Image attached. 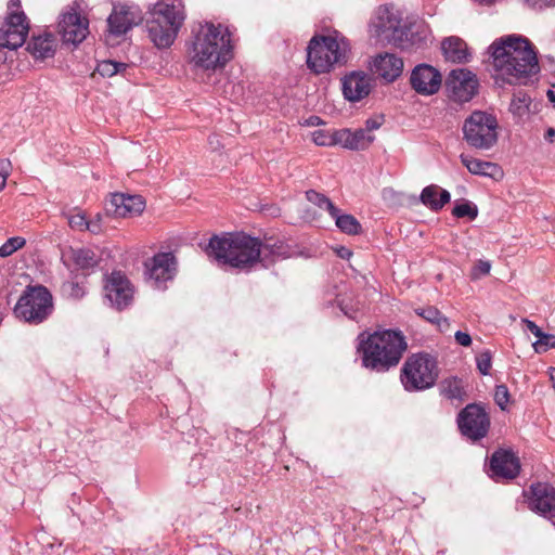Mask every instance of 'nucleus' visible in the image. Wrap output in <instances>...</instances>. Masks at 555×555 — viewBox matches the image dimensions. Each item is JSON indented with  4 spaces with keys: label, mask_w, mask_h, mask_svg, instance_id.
<instances>
[{
    "label": "nucleus",
    "mask_w": 555,
    "mask_h": 555,
    "mask_svg": "<svg viewBox=\"0 0 555 555\" xmlns=\"http://www.w3.org/2000/svg\"><path fill=\"white\" fill-rule=\"evenodd\" d=\"M55 38L51 33L34 35L28 42L27 50L37 59L53 56L55 52Z\"/></svg>",
    "instance_id": "c85d7f7f"
},
{
    "label": "nucleus",
    "mask_w": 555,
    "mask_h": 555,
    "mask_svg": "<svg viewBox=\"0 0 555 555\" xmlns=\"http://www.w3.org/2000/svg\"><path fill=\"white\" fill-rule=\"evenodd\" d=\"M450 199V193L436 184L424 188L421 193V202L433 211L442 209Z\"/></svg>",
    "instance_id": "7c9ffc66"
},
{
    "label": "nucleus",
    "mask_w": 555,
    "mask_h": 555,
    "mask_svg": "<svg viewBox=\"0 0 555 555\" xmlns=\"http://www.w3.org/2000/svg\"><path fill=\"white\" fill-rule=\"evenodd\" d=\"M208 258L219 264L249 271L261 259V241L244 232L214 235L204 246Z\"/></svg>",
    "instance_id": "20e7f679"
},
{
    "label": "nucleus",
    "mask_w": 555,
    "mask_h": 555,
    "mask_svg": "<svg viewBox=\"0 0 555 555\" xmlns=\"http://www.w3.org/2000/svg\"><path fill=\"white\" fill-rule=\"evenodd\" d=\"M525 3L532 10L541 11L543 9L554 7L555 0H525Z\"/></svg>",
    "instance_id": "de8ad7c7"
},
{
    "label": "nucleus",
    "mask_w": 555,
    "mask_h": 555,
    "mask_svg": "<svg viewBox=\"0 0 555 555\" xmlns=\"http://www.w3.org/2000/svg\"><path fill=\"white\" fill-rule=\"evenodd\" d=\"M146 30L151 41L158 48H169L176 40L185 20L181 0H159L149 11Z\"/></svg>",
    "instance_id": "39448f33"
},
{
    "label": "nucleus",
    "mask_w": 555,
    "mask_h": 555,
    "mask_svg": "<svg viewBox=\"0 0 555 555\" xmlns=\"http://www.w3.org/2000/svg\"><path fill=\"white\" fill-rule=\"evenodd\" d=\"M57 28L64 42L77 46L87 37L88 21L72 10L61 15Z\"/></svg>",
    "instance_id": "aec40b11"
},
{
    "label": "nucleus",
    "mask_w": 555,
    "mask_h": 555,
    "mask_svg": "<svg viewBox=\"0 0 555 555\" xmlns=\"http://www.w3.org/2000/svg\"><path fill=\"white\" fill-rule=\"evenodd\" d=\"M102 219L103 217L98 214L96 217L87 222L88 227L86 230L90 231L93 234H99L102 232Z\"/></svg>",
    "instance_id": "8fccbe9b"
},
{
    "label": "nucleus",
    "mask_w": 555,
    "mask_h": 555,
    "mask_svg": "<svg viewBox=\"0 0 555 555\" xmlns=\"http://www.w3.org/2000/svg\"><path fill=\"white\" fill-rule=\"evenodd\" d=\"M492 64L502 81L509 85H528L540 72L532 43L520 35L502 37L489 47Z\"/></svg>",
    "instance_id": "f257e3e1"
},
{
    "label": "nucleus",
    "mask_w": 555,
    "mask_h": 555,
    "mask_svg": "<svg viewBox=\"0 0 555 555\" xmlns=\"http://www.w3.org/2000/svg\"><path fill=\"white\" fill-rule=\"evenodd\" d=\"M402 69V59L392 53L379 54L371 64V70L388 82L396 80L401 75Z\"/></svg>",
    "instance_id": "b1692460"
},
{
    "label": "nucleus",
    "mask_w": 555,
    "mask_h": 555,
    "mask_svg": "<svg viewBox=\"0 0 555 555\" xmlns=\"http://www.w3.org/2000/svg\"><path fill=\"white\" fill-rule=\"evenodd\" d=\"M233 57L231 33L221 24L199 23L191 31L188 62L193 70L215 72Z\"/></svg>",
    "instance_id": "f03ea898"
},
{
    "label": "nucleus",
    "mask_w": 555,
    "mask_h": 555,
    "mask_svg": "<svg viewBox=\"0 0 555 555\" xmlns=\"http://www.w3.org/2000/svg\"><path fill=\"white\" fill-rule=\"evenodd\" d=\"M126 63L116 62L112 60H105L98 64L96 70L103 77H112L118 73L126 70Z\"/></svg>",
    "instance_id": "58836bf2"
},
{
    "label": "nucleus",
    "mask_w": 555,
    "mask_h": 555,
    "mask_svg": "<svg viewBox=\"0 0 555 555\" xmlns=\"http://www.w3.org/2000/svg\"><path fill=\"white\" fill-rule=\"evenodd\" d=\"M476 364L481 375H488L492 365V354L490 350H485L476 357Z\"/></svg>",
    "instance_id": "79ce46f5"
},
{
    "label": "nucleus",
    "mask_w": 555,
    "mask_h": 555,
    "mask_svg": "<svg viewBox=\"0 0 555 555\" xmlns=\"http://www.w3.org/2000/svg\"><path fill=\"white\" fill-rule=\"evenodd\" d=\"M145 276L154 288L165 289L176 275L177 261L171 253H158L145 261Z\"/></svg>",
    "instance_id": "f8f14e48"
},
{
    "label": "nucleus",
    "mask_w": 555,
    "mask_h": 555,
    "mask_svg": "<svg viewBox=\"0 0 555 555\" xmlns=\"http://www.w3.org/2000/svg\"><path fill=\"white\" fill-rule=\"evenodd\" d=\"M491 269V264L489 261L479 260L473 268L472 276L474 279H479L482 275L489 274Z\"/></svg>",
    "instance_id": "49530a36"
},
{
    "label": "nucleus",
    "mask_w": 555,
    "mask_h": 555,
    "mask_svg": "<svg viewBox=\"0 0 555 555\" xmlns=\"http://www.w3.org/2000/svg\"><path fill=\"white\" fill-rule=\"evenodd\" d=\"M439 376L436 358L426 352L409 356L404 361L400 380L406 391H423L431 388Z\"/></svg>",
    "instance_id": "0eeeda50"
},
{
    "label": "nucleus",
    "mask_w": 555,
    "mask_h": 555,
    "mask_svg": "<svg viewBox=\"0 0 555 555\" xmlns=\"http://www.w3.org/2000/svg\"><path fill=\"white\" fill-rule=\"evenodd\" d=\"M545 140L550 141V142H553L554 138H555V129L554 128H548L545 132V135H544Z\"/></svg>",
    "instance_id": "13d9d810"
},
{
    "label": "nucleus",
    "mask_w": 555,
    "mask_h": 555,
    "mask_svg": "<svg viewBox=\"0 0 555 555\" xmlns=\"http://www.w3.org/2000/svg\"><path fill=\"white\" fill-rule=\"evenodd\" d=\"M499 122L494 115L474 111L463 124V139L476 150H490L499 139Z\"/></svg>",
    "instance_id": "1a4fd4ad"
},
{
    "label": "nucleus",
    "mask_w": 555,
    "mask_h": 555,
    "mask_svg": "<svg viewBox=\"0 0 555 555\" xmlns=\"http://www.w3.org/2000/svg\"><path fill=\"white\" fill-rule=\"evenodd\" d=\"M454 338L460 346L469 347L472 345V337L468 333L457 331Z\"/></svg>",
    "instance_id": "3c124183"
},
{
    "label": "nucleus",
    "mask_w": 555,
    "mask_h": 555,
    "mask_svg": "<svg viewBox=\"0 0 555 555\" xmlns=\"http://www.w3.org/2000/svg\"><path fill=\"white\" fill-rule=\"evenodd\" d=\"M145 208V201L141 195L114 193L106 203L107 215L118 218H128L140 215Z\"/></svg>",
    "instance_id": "a211bd4d"
},
{
    "label": "nucleus",
    "mask_w": 555,
    "mask_h": 555,
    "mask_svg": "<svg viewBox=\"0 0 555 555\" xmlns=\"http://www.w3.org/2000/svg\"><path fill=\"white\" fill-rule=\"evenodd\" d=\"M143 20L141 10L137 5H114L107 18L109 33L115 36L125 35Z\"/></svg>",
    "instance_id": "dca6fc26"
},
{
    "label": "nucleus",
    "mask_w": 555,
    "mask_h": 555,
    "mask_svg": "<svg viewBox=\"0 0 555 555\" xmlns=\"http://www.w3.org/2000/svg\"><path fill=\"white\" fill-rule=\"evenodd\" d=\"M335 220L336 227L345 234L357 235L362 231L361 223L350 214H341L337 208V212L331 216Z\"/></svg>",
    "instance_id": "473e14b6"
},
{
    "label": "nucleus",
    "mask_w": 555,
    "mask_h": 555,
    "mask_svg": "<svg viewBox=\"0 0 555 555\" xmlns=\"http://www.w3.org/2000/svg\"><path fill=\"white\" fill-rule=\"evenodd\" d=\"M70 259L75 266L81 270L92 269L99 263L94 251L87 248L70 249Z\"/></svg>",
    "instance_id": "72a5a7b5"
},
{
    "label": "nucleus",
    "mask_w": 555,
    "mask_h": 555,
    "mask_svg": "<svg viewBox=\"0 0 555 555\" xmlns=\"http://www.w3.org/2000/svg\"><path fill=\"white\" fill-rule=\"evenodd\" d=\"M306 198L308 202L318 206L320 209L327 211L330 216L335 215L337 212V207L323 193H320L315 190H308L306 192Z\"/></svg>",
    "instance_id": "f704fd0d"
},
{
    "label": "nucleus",
    "mask_w": 555,
    "mask_h": 555,
    "mask_svg": "<svg viewBox=\"0 0 555 555\" xmlns=\"http://www.w3.org/2000/svg\"><path fill=\"white\" fill-rule=\"evenodd\" d=\"M338 145L350 151L366 150L375 140V137L365 133L362 128L354 131L344 128L338 130Z\"/></svg>",
    "instance_id": "393cba45"
},
{
    "label": "nucleus",
    "mask_w": 555,
    "mask_h": 555,
    "mask_svg": "<svg viewBox=\"0 0 555 555\" xmlns=\"http://www.w3.org/2000/svg\"><path fill=\"white\" fill-rule=\"evenodd\" d=\"M530 104V96L522 90H518L513 94V99L509 105V111L521 116L528 109Z\"/></svg>",
    "instance_id": "e433bc0d"
},
{
    "label": "nucleus",
    "mask_w": 555,
    "mask_h": 555,
    "mask_svg": "<svg viewBox=\"0 0 555 555\" xmlns=\"http://www.w3.org/2000/svg\"><path fill=\"white\" fill-rule=\"evenodd\" d=\"M337 256L341 259H349L352 256V251L344 246L336 249Z\"/></svg>",
    "instance_id": "6e6d98bb"
},
{
    "label": "nucleus",
    "mask_w": 555,
    "mask_h": 555,
    "mask_svg": "<svg viewBox=\"0 0 555 555\" xmlns=\"http://www.w3.org/2000/svg\"><path fill=\"white\" fill-rule=\"evenodd\" d=\"M522 323L526 325L527 330L533 334L538 339H540L543 335V331L532 321L528 319H524Z\"/></svg>",
    "instance_id": "603ef678"
},
{
    "label": "nucleus",
    "mask_w": 555,
    "mask_h": 555,
    "mask_svg": "<svg viewBox=\"0 0 555 555\" xmlns=\"http://www.w3.org/2000/svg\"><path fill=\"white\" fill-rule=\"evenodd\" d=\"M322 119L318 116H311L309 119H308V125L310 126H318L320 124H322Z\"/></svg>",
    "instance_id": "bf43d9fd"
},
{
    "label": "nucleus",
    "mask_w": 555,
    "mask_h": 555,
    "mask_svg": "<svg viewBox=\"0 0 555 555\" xmlns=\"http://www.w3.org/2000/svg\"><path fill=\"white\" fill-rule=\"evenodd\" d=\"M159 24L162 25V31H165V30H166V28H167V27H166V24H167V23H166V22H160V21H159Z\"/></svg>",
    "instance_id": "69168bd1"
},
{
    "label": "nucleus",
    "mask_w": 555,
    "mask_h": 555,
    "mask_svg": "<svg viewBox=\"0 0 555 555\" xmlns=\"http://www.w3.org/2000/svg\"><path fill=\"white\" fill-rule=\"evenodd\" d=\"M399 31L392 46L402 50L421 48L429 37V29L423 22H405Z\"/></svg>",
    "instance_id": "412c9836"
},
{
    "label": "nucleus",
    "mask_w": 555,
    "mask_h": 555,
    "mask_svg": "<svg viewBox=\"0 0 555 555\" xmlns=\"http://www.w3.org/2000/svg\"><path fill=\"white\" fill-rule=\"evenodd\" d=\"M10 166L11 164L8 159L0 160V191L5 186Z\"/></svg>",
    "instance_id": "09e8293b"
},
{
    "label": "nucleus",
    "mask_w": 555,
    "mask_h": 555,
    "mask_svg": "<svg viewBox=\"0 0 555 555\" xmlns=\"http://www.w3.org/2000/svg\"><path fill=\"white\" fill-rule=\"evenodd\" d=\"M477 86L475 75L463 68L451 70L446 80L447 90L459 102L470 101L477 92Z\"/></svg>",
    "instance_id": "2eb2a0df"
},
{
    "label": "nucleus",
    "mask_w": 555,
    "mask_h": 555,
    "mask_svg": "<svg viewBox=\"0 0 555 555\" xmlns=\"http://www.w3.org/2000/svg\"><path fill=\"white\" fill-rule=\"evenodd\" d=\"M289 255V246L280 240H269L264 244L261 243L260 263L266 268L278 259L288 258Z\"/></svg>",
    "instance_id": "c756f323"
},
{
    "label": "nucleus",
    "mask_w": 555,
    "mask_h": 555,
    "mask_svg": "<svg viewBox=\"0 0 555 555\" xmlns=\"http://www.w3.org/2000/svg\"><path fill=\"white\" fill-rule=\"evenodd\" d=\"M550 378H551V380H552L553 388H554V390H555V367H552V369L550 370Z\"/></svg>",
    "instance_id": "052dcab7"
},
{
    "label": "nucleus",
    "mask_w": 555,
    "mask_h": 555,
    "mask_svg": "<svg viewBox=\"0 0 555 555\" xmlns=\"http://www.w3.org/2000/svg\"><path fill=\"white\" fill-rule=\"evenodd\" d=\"M475 2L479 3V4H485V5H490L492 4L495 0H474Z\"/></svg>",
    "instance_id": "e2e57ef3"
},
{
    "label": "nucleus",
    "mask_w": 555,
    "mask_h": 555,
    "mask_svg": "<svg viewBox=\"0 0 555 555\" xmlns=\"http://www.w3.org/2000/svg\"><path fill=\"white\" fill-rule=\"evenodd\" d=\"M537 352H545L548 348H555V335L543 333L542 337L533 344Z\"/></svg>",
    "instance_id": "c03bdc74"
},
{
    "label": "nucleus",
    "mask_w": 555,
    "mask_h": 555,
    "mask_svg": "<svg viewBox=\"0 0 555 555\" xmlns=\"http://www.w3.org/2000/svg\"><path fill=\"white\" fill-rule=\"evenodd\" d=\"M201 555H219L218 551L212 546H205L199 548Z\"/></svg>",
    "instance_id": "4d7b16f0"
},
{
    "label": "nucleus",
    "mask_w": 555,
    "mask_h": 555,
    "mask_svg": "<svg viewBox=\"0 0 555 555\" xmlns=\"http://www.w3.org/2000/svg\"><path fill=\"white\" fill-rule=\"evenodd\" d=\"M460 159L473 175L489 177L495 180L503 176L502 169L495 163L481 160L464 153L460 155Z\"/></svg>",
    "instance_id": "a878e982"
},
{
    "label": "nucleus",
    "mask_w": 555,
    "mask_h": 555,
    "mask_svg": "<svg viewBox=\"0 0 555 555\" xmlns=\"http://www.w3.org/2000/svg\"><path fill=\"white\" fill-rule=\"evenodd\" d=\"M547 98H548L550 102L555 103V91L548 90Z\"/></svg>",
    "instance_id": "680f3d73"
},
{
    "label": "nucleus",
    "mask_w": 555,
    "mask_h": 555,
    "mask_svg": "<svg viewBox=\"0 0 555 555\" xmlns=\"http://www.w3.org/2000/svg\"><path fill=\"white\" fill-rule=\"evenodd\" d=\"M494 401L501 408V410H506V406L509 402V391L506 385H498L494 390Z\"/></svg>",
    "instance_id": "37998d69"
},
{
    "label": "nucleus",
    "mask_w": 555,
    "mask_h": 555,
    "mask_svg": "<svg viewBox=\"0 0 555 555\" xmlns=\"http://www.w3.org/2000/svg\"><path fill=\"white\" fill-rule=\"evenodd\" d=\"M28 30L29 24L24 12L8 13L0 21V48H20L26 41Z\"/></svg>",
    "instance_id": "9b49d317"
},
{
    "label": "nucleus",
    "mask_w": 555,
    "mask_h": 555,
    "mask_svg": "<svg viewBox=\"0 0 555 555\" xmlns=\"http://www.w3.org/2000/svg\"><path fill=\"white\" fill-rule=\"evenodd\" d=\"M338 130L330 132L327 130H315L312 132V140L319 146H334L338 145Z\"/></svg>",
    "instance_id": "ea45409f"
},
{
    "label": "nucleus",
    "mask_w": 555,
    "mask_h": 555,
    "mask_svg": "<svg viewBox=\"0 0 555 555\" xmlns=\"http://www.w3.org/2000/svg\"><path fill=\"white\" fill-rule=\"evenodd\" d=\"M350 47L341 37L313 36L307 47V65L315 74L328 73L347 62Z\"/></svg>",
    "instance_id": "423d86ee"
},
{
    "label": "nucleus",
    "mask_w": 555,
    "mask_h": 555,
    "mask_svg": "<svg viewBox=\"0 0 555 555\" xmlns=\"http://www.w3.org/2000/svg\"><path fill=\"white\" fill-rule=\"evenodd\" d=\"M402 20L387 5L379 7L370 23V34L376 40L392 44L400 33Z\"/></svg>",
    "instance_id": "ddd939ff"
},
{
    "label": "nucleus",
    "mask_w": 555,
    "mask_h": 555,
    "mask_svg": "<svg viewBox=\"0 0 555 555\" xmlns=\"http://www.w3.org/2000/svg\"><path fill=\"white\" fill-rule=\"evenodd\" d=\"M53 309V297L46 286L28 285L18 298L13 312L18 320L38 325L52 314Z\"/></svg>",
    "instance_id": "6e6552de"
},
{
    "label": "nucleus",
    "mask_w": 555,
    "mask_h": 555,
    "mask_svg": "<svg viewBox=\"0 0 555 555\" xmlns=\"http://www.w3.org/2000/svg\"><path fill=\"white\" fill-rule=\"evenodd\" d=\"M490 477L494 480L514 479L520 470L519 459L508 450H498L490 459Z\"/></svg>",
    "instance_id": "4be33fe9"
},
{
    "label": "nucleus",
    "mask_w": 555,
    "mask_h": 555,
    "mask_svg": "<svg viewBox=\"0 0 555 555\" xmlns=\"http://www.w3.org/2000/svg\"><path fill=\"white\" fill-rule=\"evenodd\" d=\"M415 313L426 320L427 322L435 324L438 330L442 333L450 328L449 319L446 318L436 307L427 306L424 308H416Z\"/></svg>",
    "instance_id": "2f4dec72"
},
{
    "label": "nucleus",
    "mask_w": 555,
    "mask_h": 555,
    "mask_svg": "<svg viewBox=\"0 0 555 555\" xmlns=\"http://www.w3.org/2000/svg\"><path fill=\"white\" fill-rule=\"evenodd\" d=\"M452 215L455 218H468L469 220H475L478 216V208L475 204L468 201H462L461 203H456L452 209Z\"/></svg>",
    "instance_id": "4c0bfd02"
},
{
    "label": "nucleus",
    "mask_w": 555,
    "mask_h": 555,
    "mask_svg": "<svg viewBox=\"0 0 555 555\" xmlns=\"http://www.w3.org/2000/svg\"><path fill=\"white\" fill-rule=\"evenodd\" d=\"M340 309L344 311V313H345L346 315H348V317H350V318H352V319L354 318V317H352L351 314H349V313H348V311L345 309V307H343L341 305H340Z\"/></svg>",
    "instance_id": "0e129e2a"
},
{
    "label": "nucleus",
    "mask_w": 555,
    "mask_h": 555,
    "mask_svg": "<svg viewBox=\"0 0 555 555\" xmlns=\"http://www.w3.org/2000/svg\"><path fill=\"white\" fill-rule=\"evenodd\" d=\"M383 121L378 118H370L365 121V133L371 132L373 130L378 129L382 126Z\"/></svg>",
    "instance_id": "864d4df0"
},
{
    "label": "nucleus",
    "mask_w": 555,
    "mask_h": 555,
    "mask_svg": "<svg viewBox=\"0 0 555 555\" xmlns=\"http://www.w3.org/2000/svg\"><path fill=\"white\" fill-rule=\"evenodd\" d=\"M343 94L349 102H358L367 96L372 89V78L364 72H351L343 80Z\"/></svg>",
    "instance_id": "5701e85b"
},
{
    "label": "nucleus",
    "mask_w": 555,
    "mask_h": 555,
    "mask_svg": "<svg viewBox=\"0 0 555 555\" xmlns=\"http://www.w3.org/2000/svg\"><path fill=\"white\" fill-rule=\"evenodd\" d=\"M440 395L452 404L459 406L467 399V390L464 380L457 376H450L439 384Z\"/></svg>",
    "instance_id": "bb28decb"
},
{
    "label": "nucleus",
    "mask_w": 555,
    "mask_h": 555,
    "mask_svg": "<svg viewBox=\"0 0 555 555\" xmlns=\"http://www.w3.org/2000/svg\"><path fill=\"white\" fill-rule=\"evenodd\" d=\"M21 0H10L8 3V13H21Z\"/></svg>",
    "instance_id": "5fc2aeb1"
},
{
    "label": "nucleus",
    "mask_w": 555,
    "mask_h": 555,
    "mask_svg": "<svg viewBox=\"0 0 555 555\" xmlns=\"http://www.w3.org/2000/svg\"><path fill=\"white\" fill-rule=\"evenodd\" d=\"M410 82L418 94L433 95L441 87L442 76L439 70L428 64H420L411 73Z\"/></svg>",
    "instance_id": "f3484780"
},
{
    "label": "nucleus",
    "mask_w": 555,
    "mask_h": 555,
    "mask_svg": "<svg viewBox=\"0 0 555 555\" xmlns=\"http://www.w3.org/2000/svg\"><path fill=\"white\" fill-rule=\"evenodd\" d=\"M441 50L444 59L452 63H467L470 59L466 42L459 37L446 38L441 43Z\"/></svg>",
    "instance_id": "cd10ccee"
},
{
    "label": "nucleus",
    "mask_w": 555,
    "mask_h": 555,
    "mask_svg": "<svg viewBox=\"0 0 555 555\" xmlns=\"http://www.w3.org/2000/svg\"><path fill=\"white\" fill-rule=\"evenodd\" d=\"M358 341L362 365L376 373H386L396 367L408 350L406 338L399 330L363 332L358 336Z\"/></svg>",
    "instance_id": "7ed1b4c3"
},
{
    "label": "nucleus",
    "mask_w": 555,
    "mask_h": 555,
    "mask_svg": "<svg viewBox=\"0 0 555 555\" xmlns=\"http://www.w3.org/2000/svg\"><path fill=\"white\" fill-rule=\"evenodd\" d=\"M104 291L111 306L117 310L126 309L133 301V286L120 271L112 272L106 280Z\"/></svg>",
    "instance_id": "4468645a"
},
{
    "label": "nucleus",
    "mask_w": 555,
    "mask_h": 555,
    "mask_svg": "<svg viewBox=\"0 0 555 555\" xmlns=\"http://www.w3.org/2000/svg\"><path fill=\"white\" fill-rule=\"evenodd\" d=\"M528 496L529 508L545 517H555V488L546 482L533 483Z\"/></svg>",
    "instance_id": "6ab92c4d"
},
{
    "label": "nucleus",
    "mask_w": 555,
    "mask_h": 555,
    "mask_svg": "<svg viewBox=\"0 0 555 555\" xmlns=\"http://www.w3.org/2000/svg\"><path fill=\"white\" fill-rule=\"evenodd\" d=\"M25 244L26 240L24 237H10L4 244L0 246V257L4 258L11 256L14 251L24 247Z\"/></svg>",
    "instance_id": "a19ab883"
},
{
    "label": "nucleus",
    "mask_w": 555,
    "mask_h": 555,
    "mask_svg": "<svg viewBox=\"0 0 555 555\" xmlns=\"http://www.w3.org/2000/svg\"><path fill=\"white\" fill-rule=\"evenodd\" d=\"M63 297L70 300H79L86 295V285L74 280L65 281L61 286Z\"/></svg>",
    "instance_id": "c9c22d12"
},
{
    "label": "nucleus",
    "mask_w": 555,
    "mask_h": 555,
    "mask_svg": "<svg viewBox=\"0 0 555 555\" xmlns=\"http://www.w3.org/2000/svg\"><path fill=\"white\" fill-rule=\"evenodd\" d=\"M87 222L85 214L81 212L73 214L68 217V224L74 230L85 231L88 227Z\"/></svg>",
    "instance_id": "a18cd8bd"
},
{
    "label": "nucleus",
    "mask_w": 555,
    "mask_h": 555,
    "mask_svg": "<svg viewBox=\"0 0 555 555\" xmlns=\"http://www.w3.org/2000/svg\"><path fill=\"white\" fill-rule=\"evenodd\" d=\"M456 423L464 437L478 441L488 435L490 416L483 404L469 403L460 411Z\"/></svg>",
    "instance_id": "9d476101"
}]
</instances>
